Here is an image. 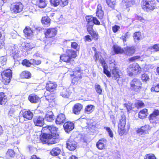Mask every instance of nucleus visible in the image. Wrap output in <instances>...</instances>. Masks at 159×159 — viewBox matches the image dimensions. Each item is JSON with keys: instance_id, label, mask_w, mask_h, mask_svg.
Wrapping results in <instances>:
<instances>
[{"instance_id": "nucleus-1", "label": "nucleus", "mask_w": 159, "mask_h": 159, "mask_svg": "<svg viewBox=\"0 0 159 159\" xmlns=\"http://www.w3.org/2000/svg\"><path fill=\"white\" fill-rule=\"evenodd\" d=\"M58 129L53 125L47 126L43 127L42 131L43 132L41 139L45 143L53 144L56 142V139L58 135L57 133Z\"/></svg>"}, {"instance_id": "nucleus-2", "label": "nucleus", "mask_w": 159, "mask_h": 159, "mask_svg": "<svg viewBox=\"0 0 159 159\" xmlns=\"http://www.w3.org/2000/svg\"><path fill=\"white\" fill-rule=\"evenodd\" d=\"M142 84L139 80L134 79L130 83V89L132 91L138 92L142 89Z\"/></svg>"}, {"instance_id": "nucleus-3", "label": "nucleus", "mask_w": 159, "mask_h": 159, "mask_svg": "<svg viewBox=\"0 0 159 159\" xmlns=\"http://www.w3.org/2000/svg\"><path fill=\"white\" fill-rule=\"evenodd\" d=\"M76 56V52L72 50H67L66 53L60 56V59L66 62H69L72 58Z\"/></svg>"}, {"instance_id": "nucleus-4", "label": "nucleus", "mask_w": 159, "mask_h": 159, "mask_svg": "<svg viewBox=\"0 0 159 159\" xmlns=\"http://www.w3.org/2000/svg\"><path fill=\"white\" fill-rule=\"evenodd\" d=\"M141 69L139 65L136 63L130 65L127 69L128 74L130 76H132L139 73H140Z\"/></svg>"}, {"instance_id": "nucleus-5", "label": "nucleus", "mask_w": 159, "mask_h": 159, "mask_svg": "<svg viewBox=\"0 0 159 159\" xmlns=\"http://www.w3.org/2000/svg\"><path fill=\"white\" fill-rule=\"evenodd\" d=\"M142 3V8L145 11H151L155 9V5L153 1L143 0Z\"/></svg>"}, {"instance_id": "nucleus-6", "label": "nucleus", "mask_w": 159, "mask_h": 159, "mask_svg": "<svg viewBox=\"0 0 159 159\" xmlns=\"http://www.w3.org/2000/svg\"><path fill=\"white\" fill-rule=\"evenodd\" d=\"M1 75L3 82L5 84H7L10 82L12 77L11 70L9 69H7L2 72Z\"/></svg>"}, {"instance_id": "nucleus-7", "label": "nucleus", "mask_w": 159, "mask_h": 159, "mask_svg": "<svg viewBox=\"0 0 159 159\" xmlns=\"http://www.w3.org/2000/svg\"><path fill=\"white\" fill-rule=\"evenodd\" d=\"M126 117L124 115H122L120 119L118 125V131L120 135H122L125 132V126L126 124Z\"/></svg>"}, {"instance_id": "nucleus-8", "label": "nucleus", "mask_w": 159, "mask_h": 159, "mask_svg": "<svg viewBox=\"0 0 159 159\" xmlns=\"http://www.w3.org/2000/svg\"><path fill=\"white\" fill-rule=\"evenodd\" d=\"M22 9L23 5L20 2H17L11 4V11L15 13L21 12Z\"/></svg>"}, {"instance_id": "nucleus-9", "label": "nucleus", "mask_w": 159, "mask_h": 159, "mask_svg": "<svg viewBox=\"0 0 159 159\" xmlns=\"http://www.w3.org/2000/svg\"><path fill=\"white\" fill-rule=\"evenodd\" d=\"M110 67L111 73V76L115 80L120 77V74L118 70L115 67V65L114 63L110 64Z\"/></svg>"}, {"instance_id": "nucleus-10", "label": "nucleus", "mask_w": 159, "mask_h": 159, "mask_svg": "<svg viewBox=\"0 0 159 159\" xmlns=\"http://www.w3.org/2000/svg\"><path fill=\"white\" fill-rule=\"evenodd\" d=\"M110 67L111 73V76L115 80L120 77V74L118 70L115 67V65L114 63L110 64Z\"/></svg>"}, {"instance_id": "nucleus-11", "label": "nucleus", "mask_w": 159, "mask_h": 159, "mask_svg": "<svg viewBox=\"0 0 159 159\" xmlns=\"http://www.w3.org/2000/svg\"><path fill=\"white\" fill-rule=\"evenodd\" d=\"M57 30L56 28H51L47 30L45 35L46 38H52L57 35Z\"/></svg>"}, {"instance_id": "nucleus-12", "label": "nucleus", "mask_w": 159, "mask_h": 159, "mask_svg": "<svg viewBox=\"0 0 159 159\" xmlns=\"http://www.w3.org/2000/svg\"><path fill=\"white\" fill-rule=\"evenodd\" d=\"M67 148L70 150H75L77 147V143L70 137L66 143Z\"/></svg>"}, {"instance_id": "nucleus-13", "label": "nucleus", "mask_w": 159, "mask_h": 159, "mask_svg": "<svg viewBox=\"0 0 159 159\" xmlns=\"http://www.w3.org/2000/svg\"><path fill=\"white\" fill-rule=\"evenodd\" d=\"M151 128V127L148 125H146L142 126L140 128L137 130V133L139 135H143L148 133V131Z\"/></svg>"}, {"instance_id": "nucleus-14", "label": "nucleus", "mask_w": 159, "mask_h": 159, "mask_svg": "<svg viewBox=\"0 0 159 159\" xmlns=\"http://www.w3.org/2000/svg\"><path fill=\"white\" fill-rule=\"evenodd\" d=\"M33 114L30 111H25L23 113V117H21L20 118V121L21 122L23 123V119L25 118L28 120H30L32 119Z\"/></svg>"}, {"instance_id": "nucleus-15", "label": "nucleus", "mask_w": 159, "mask_h": 159, "mask_svg": "<svg viewBox=\"0 0 159 159\" xmlns=\"http://www.w3.org/2000/svg\"><path fill=\"white\" fill-rule=\"evenodd\" d=\"M57 86V85L55 83L49 81L46 84V88L47 91L50 92H52L55 90Z\"/></svg>"}, {"instance_id": "nucleus-16", "label": "nucleus", "mask_w": 159, "mask_h": 159, "mask_svg": "<svg viewBox=\"0 0 159 159\" xmlns=\"http://www.w3.org/2000/svg\"><path fill=\"white\" fill-rule=\"evenodd\" d=\"M34 125L37 126H42L44 123V119L40 116H36L34 118Z\"/></svg>"}, {"instance_id": "nucleus-17", "label": "nucleus", "mask_w": 159, "mask_h": 159, "mask_svg": "<svg viewBox=\"0 0 159 159\" xmlns=\"http://www.w3.org/2000/svg\"><path fill=\"white\" fill-rule=\"evenodd\" d=\"M107 142V140L104 139L99 140L96 144V146L100 150L105 148Z\"/></svg>"}, {"instance_id": "nucleus-18", "label": "nucleus", "mask_w": 159, "mask_h": 159, "mask_svg": "<svg viewBox=\"0 0 159 159\" xmlns=\"http://www.w3.org/2000/svg\"><path fill=\"white\" fill-rule=\"evenodd\" d=\"M64 128L65 131L68 132L73 129L74 128L73 123L70 122H67L64 123Z\"/></svg>"}, {"instance_id": "nucleus-19", "label": "nucleus", "mask_w": 159, "mask_h": 159, "mask_svg": "<svg viewBox=\"0 0 159 159\" xmlns=\"http://www.w3.org/2000/svg\"><path fill=\"white\" fill-rule=\"evenodd\" d=\"M66 119L65 115L61 113L57 116L56 120V123L59 125L63 123L65 121Z\"/></svg>"}, {"instance_id": "nucleus-20", "label": "nucleus", "mask_w": 159, "mask_h": 159, "mask_svg": "<svg viewBox=\"0 0 159 159\" xmlns=\"http://www.w3.org/2000/svg\"><path fill=\"white\" fill-rule=\"evenodd\" d=\"M82 107V105L81 104H76L73 108V112L75 114H79Z\"/></svg>"}, {"instance_id": "nucleus-21", "label": "nucleus", "mask_w": 159, "mask_h": 159, "mask_svg": "<svg viewBox=\"0 0 159 159\" xmlns=\"http://www.w3.org/2000/svg\"><path fill=\"white\" fill-rule=\"evenodd\" d=\"M135 49L134 47H127L125 48L123 52L126 55L130 56L134 53Z\"/></svg>"}, {"instance_id": "nucleus-22", "label": "nucleus", "mask_w": 159, "mask_h": 159, "mask_svg": "<svg viewBox=\"0 0 159 159\" xmlns=\"http://www.w3.org/2000/svg\"><path fill=\"white\" fill-rule=\"evenodd\" d=\"M44 118L47 121L52 122L55 119V117L52 111H48L45 115Z\"/></svg>"}, {"instance_id": "nucleus-23", "label": "nucleus", "mask_w": 159, "mask_h": 159, "mask_svg": "<svg viewBox=\"0 0 159 159\" xmlns=\"http://www.w3.org/2000/svg\"><path fill=\"white\" fill-rule=\"evenodd\" d=\"M29 99L31 102L36 103L38 102L39 98L37 95L32 94L29 96Z\"/></svg>"}, {"instance_id": "nucleus-24", "label": "nucleus", "mask_w": 159, "mask_h": 159, "mask_svg": "<svg viewBox=\"0 0 159 159\" xmlns=\"http://www.w3.org/2000/svg\"><path fill=\"white\" fill-rule=\"evenodd\" d=\"M147 109H144L142 110L139 113V117L141 119H143L146 118L148 115Z\"/></svg>"}, {"instance_id": "nucleus-25", "label": "nucleus", "mask_w": 159, "mask_h": 159, "mask_svg": "<svg viewBox=\"0 0 159 159\" xmlns=\"http://www.w3.org/2000/svg\"><path fill=\"white\" fill-rule=\"evenodd\" d=\"M73 71L74 72V74L71 75V76H72V75H74L75 76H76V77H75L73 79H72V83L75 84L76 83L77 80H78V78L79 77L77 76H76V75L77 73H78L79 74L78 75H79L80 74V73L81 72V70L80 69H78L76 70H75Z\"/></svg>"}, {"instance_id": "nucleus-26", "label": "nucleus", "mask_w": 159, "mask_h": 159, "mask_svg": "<svg viewBox=\"0 0 159 159\" xmlns=\"http://www.w3.org/2000/svg\"><path fill=\"white\" fill-rule=\"evenodd\" d=\"M7 101V97L3 93H0V104H5Z\"/></svg>"}, {"instance_id": "nucleus-27", "label": "nucleus", "mask_w": 159, "mask_h": 159, "mask_svg": "<svg viewBox=\"0 0 159 159\" xmlns=\"http://www.w3.org/2000/svg\"><path fill=\"white\" fill-rule=\"evenodd\" d=\"M61 151V150L59 148H55L50 152V153L53 156H57L60 153Z\"/></svg>"}, {"instance_id": "nucleus-28", "label": "nucleus", "mask_w": 159, "mask_h": 159, "mask_svg": "<svg viewBox=\"0 0 159 159\" xmlns=\"http://www.w3.org/2000/svg\"><path fill=\"white\" fill-rule=\"evenodd\" d=\"M41 22L43 24L46 25L47 26H49L50 22V19L48 17H43L42 18Z\"/></svg>"}, {"instance_id": "nucleus-29", "label": "nucleus", "mask_w": 159, "mask_h": 159, "mask_svg": "<svg viewBox=\"0 0 159 159\" xmlns=\"http://www.w3.org/2000/svg\"><path fill=\"white\" fill-rule=\"evenodd\" d=\"M20 76L23 78H30L31 74L28 71H23L20 75Z\"/></svg>"}, {"instance_id": "nucleus-30", "label": "nucleus", "mask_w": 159, "mask_h": 159, "mask_svg": "<svg viewBox=\"0 0 159 159\" xmlns=\"http://www.w3.org/2000/svg\"><path fill=\"white\" fill-rule=\"evenodd\" d=\"M23 32L27 36H30L32 34V31L30 27H26L24 30Z\"/></svg>"}, {"instance_id": "nucleus-31", "label": "nucleus", "mask_w": 159, "mask_h": 159, "mask_svg": "<svg viewBox=\"0 0 159 159\" xmlns=\"http://www.w3.org/2000/svg\"><path fill=\"white\" fill-rule=\"evenodd\" d=\"M47 3L45 0H39L37 3L38 6L40 8H44L47 5Z\"/></svg>"}, {"instance_id": "nucleus-32", "label": "nucleus", "mask_w": 159, "mask_h": 159, "mask_svg": "<svg viewBox=\"0 0 159 159\" xmlns=\"http://www.w3.org/2000/svg\"><path fill=\"white\" fill-rule=\"evenodd\" d=\"M127 7H129L132 6L135 2V0H123Z\"/></svg>"}, {"instance_id": "nucleus-33", "label": "nucleus", "mask_w": 159, "mask_h": 159, "mask_svg": "<svg viewBox=\"0 0 159 159\" xmlns=\"http://www.w3.org/2000/svg\"><path fill=\"white\" fill-rule=\"evenodd\" d=\"M113 50L116 54L122 53L124 52V50L119 46L115 45L113 46Z\"/></svg>"}, {"instance_id": "nucleus-34", "label": "nucleus", "mask_w": 159, "mask_h": 159, "mask_svg": "<svg viewBox=\"0 0 159 159\" xmlns=\"http://www.w3.org/2000/svg\"><path fill=\"white\" fill-rule=\"evenodd\" d=\"M134 38L135 42H137L141 38V33L139 32H135L134 34Z\"/></svg>"}, {"instance_id": "nucleus-35", "label": "nucleus", "mask_w": 159, "mask_h": 159, "mask_svg": "<svg viewBox=\"0 0 159 159\" xmlns=\"http://www.w3.org/2000/svg\"><path fill=\"white\" fill-rule=\"evenodd\" d=\"M94 109V106L92 105H90L86 107L85 111L88 114H89L93 111Z\"/></svg>"}, {"instance_id": "nucleus-36", "label": "nucleus", "mask_w": 159, "mask_h": 159, "mask_svg": "<svg viewBox=\"0 0 159 159\" xmlns=\"http://www.w3.org/2000/svg\"><path fill=\"white\" fill-rule=\"evenodd\" d=\"M141 79L143 81L146 82L149 81L150 78L149 75L147 74L144 73L142 75Z\"/></svg>"}, {"instance_id": "nucleus-37", "label": "nucleus", "mask_w": 159, "mask_h": 159, "mask_svg": "<svg viewBox=\"0 0 159 159\" xmlns=\"http://www.w3.org/2000/svg\"><path fill=\"white\" fill-rule=\"evenodd\" d=\"M148 49L155 51H159V44H156L153 46H150L148 47Z\"/></svg>"}, {"instance_id": "nucleus-38", "label": "nucleus", "mask_w": 159, "mask_h": 159, "mask_svg": "<svg viewBox=\"0 0 159 159\" xmlns=\"http://www.w3.org/2000/svg\"><path fill=\"white\" fill-rule=\"evenodd\" d=\"M7 156L11 158H13L15 156V153L14 151L11 149H9L6 154Z\"/></svg>"}, {"instance_id": "nucleus-39", "label": "nucleus", "mask_w": 159, "mask_h": 159, "mask_svg": "<svg viewBox=\"0 0 159 159\" xmlns=\"http://www.w3.org/2000/svg\"><path fill=\"white\" fill-rule=\"evenodd\" d=\"M86 21L87 22V24H93V18L91 16H87L86 17Z\"/></svg>"}, {"instance_id": "nucleus-40", "label": "nucleus", "mask_w": 159, "mask_h": 159, "mask_svg": "<svg viewBox=\"0 0 159 159\" xmlns=\"http://www.w3.org/2000/svg\"><path fill=\"white\" fill-rule=\"evenodd\" d=\"M106 2L108 6L112 7L116 4L115 0H106Z\"/></svg>"}, {"instance_id": "nucleus-41", "label": "nucleus", "mask_w": 159, "mask_h": 159, "mask_svg": "<svg viewBox=\"0 0 159 159\" xmlns=\"http://www.w3.org/2000/svg\"><path fill=\"white\" fill-rule=\"evenodd\" d=\"M95 87L97 93L99 94H101L102 89L100 85L98 84H96L95 85Z\"/></svg>"}, {"instance_id": "nucleus-42", "label": "nucleus", "mask_w": 159, "mask_h": 159, "mask_svg": "<svg viewBox=\"0 0 159 159\" xmlns=\"http://www.w3.org/2000/svg\"><path fill=\"white\" fill-rule=\"evenodd\" d=\"M152 91H155L157 92H159V84L153 85L151 89Z\"/></svg>"}, {"instance_id": "nucleus-43", "label": "nucleus", "mask_w": 159, "mask_h": 159, "mask_svg": "<svg viewBox=\"0 0 159 159\" xmlns=\"http://www.w3.org/2000/svg\"><path fill=\"white\" fill-rule=\"evenodd\" d=\"M60 0H50L52 5L54 7H56L59 5H60Z\"/></svg>"}, {"instance_id": "nucleus-44", "label": "nucleus", "mask_w": 159, "mask_h": 159, "mask_svg": "<svg viewBox=\"0 0 159 159\" xmlns=\"http://www.w3.org/2000/svg\"><path fill=\"white\" fill-rule=\"evenodd\" d=\"M69 0H60V6L64 7L67 6L69 3Z\"/></svg>"}, {"instance_id": "nucleus-45", "label": "nucleus", "mask_w": 159, "mask_h": 159, "mask_svg": "<svg viewBox=\"0 0 159 159\" xmlns=\"http://www.w3.org/2000/svg\"><path fill=\"white\" fill-rule=\"evenodd\" d=\"M61 95L63 98H68L70 95L69 93H68L66 89H64L61 92Z\"/></svg>"}, {"instance_id": "nucleus-46", "label": "nucleus", "mask_w": 159, "mask_h": 159, "mask_svg": "<svg viewBox=\"0 0 159 159\" xmlns=\"http://www.w3.org/2000/svg\"><path fill=\"white\" fill-rule=\"evenodd\" d=\"M97 16L100 19L102 18L103 16V12L102 10L97 11Z\"/></svg>"}, {"instance_id": "nucleus-47", "label": "nucleus", "mask_w": 159, "mask_h": 159, "mask_svg": "<svg viewBox=\"0 0 159 159\" xmlns=\"http://www.w3.org/2000/svg\"><path fill=\"white\" fill-rule=\"evenodd\" d=\"M144 159H156L155 155L153 154H147L144 157Z\"/></svg>"}, {"instance_id": "nucleus-48", "label": "nucleus", "mask_w": 159, "mask_h": 159, "mask_svg": "<svg viewBox=\"0 0 159 159\" xmlns=\"http://www.w3.org/2000/svg\"><path fill=\"white\" fill-rule=\"evenodd\" d=\"M129 35L128 32L126 33L124 35H123L121 37L120 39H122L124 42H125L126 41V39H128L129 37Z\"/></svg>"}, {"instance_id": "nucleus-49", "label": "nucleus", "mask_w": 159, "mask_h": 159, "mask_svg": "<svg viewBox=\"0 0 159 159\" xmlns=\"http://www.w3.org/2000/svg\"><path fill=\"white\" fill-rule=\"evenodd\" d=\"M104 129L108 133L110 137L112 138L113 136V134L112 131L111 129L110 128L108 127H105Z\"/></svg>"}, {"instance_id": "nucleus-50", "label": "nucleus", "mask_w": 159, "mask_h": 159, "mask_svg": "<svg viewBox=\"0 0 159 159\" xmlns=\"http://www.w3.org/2000/svg\"><path fill=\"white\" fill-rule=\"evenodd\" d=\"M33 48V45L32 44L27 43L25 46V48L27 51Z\"/></svg>"}, {"instance_id": "nucleus-51", "label": "nucleus", "mask_w": 159, "mask_h": 159, "mask_svg": "<svg viewBox=\"0 0 159 159\" xmlns=\"http://www.w3.org/2000/svg\"><path fill=\"white\" fill-rule=\"evenodd\" d=\"M23 65H25L27 67H29L30 66V61L26 59L24 60L22 62Z\"/></svg>"}, {"instance_id": "nucleus-52", "label": "nucleus", "mask_w": 159, "mask_h": 159, "mask_svg": "<svg viewBox=\"0 0 159 159\" xmlns=\"http://www.w3.org/2000/svg\"><path fill=\"white\" fill-rule=\"evenodd\" d=\"M140 56H137L130 58L129 60L130 61H134L137 60H140Z\"/></svg>"}, {"instance_id": "nucleus-53", "label": "nucleus", "mask_w": 159, "mask_h": 159, "mask_svg": "<svg viewBox=\"0 0 159 159\" xmlns=\"http://www.w3.org/2000/svg\"><path fill=\"white\" fill-rule=\"evenodd\" d=\"M93 24H90L89 25L87 24V30L89 34L91 33V32H93Z\"/></svg>"}, {"instance_id": "nucleus-54", "label": "nucleus", "mask_w": 159, "mask_h": 159, "mask_svg": "<svg viewBox=\"0 0 159 159\" xmlns=\"http://www.w3.org/2000/svg\"><path fill=\"white\" fill-rule=\"evenodd\" d=\"M11 53L14 55H16L18 53V51L14 47H12L10 49Z\"/></svg>"}, {"instance_id": "nucleus-55", "label": "nucleus", "mask_w": 159, "mask_h": 159, "mask_svg": "<svg viewBox=\"0 0 159 159\" xmlns=\"http://www.w3.org/2000/svg\"><path fill=\"white\" fill-rule=\"evenodd\" d=\"M45 96L46 99L49 102H52V101L54 99V98H53V97L52 96V94H51L50 95L47 96Z\"/></svg>"}, {"instance_id": "nucleus-56", "label": "nucleus", "mask_w": 159, "mask_h": 159, "mask_svg": "<svg viewBox=\"0 0 159 159\" xmlns=\"http://www.w3.org/2000/svg\"><path fill=\"white\" fill-rule=\"evenodd\" d=\"M95 40L98 39V34L96 32L93 31L89 34Z\"/></svg>"}, {"instance_id": "nucleus-57", "label": "nucleus", "mask_w": 159, "mask_h": 159, "mask_svg": "<svg viewBox=\"0 0 159 159\" xmlns=\"http://www.w3.org/2000/svg\"><path fill=\"white\" fill-rule=\"evenodd\" d=\"M136 18L137 20H139L143 23H146L147 21L146 19L139 16H137L136 17Z\"/></svg>"}, {"instance_id": "nucleus-58", "label": "nucleus", "mask_w": 159, "mask_h": 159, "mask_svg": "<svg viewBox=\"0 0 159 159\" xmlns=\"http://www.w3.org/2000/svg\"><path fill=\"white\" fill-rule=\"evenodd\" d=\"M120 29V27L119 26L115 25L112 27V29L114 33H116Z\"/></svg>"}, {"instance_id": "nucleus-59", "label": "nucleus", "mask_w": 159, "mask_h": 159, "mask_svg": "<svg viewBox=\"0 0 159 159\" xmlns=\"http://www.w3.org/2000/svg\"><path fill=\"white\" fill-rule=\"evenodd\" d=\"M104 73L106 74L108 77H110L111 76L110 72L106 70L105 68H104Z\"/></svg>"}, {"instance_id": "nucleus-60", "label": "nucleus", "mask_w": 159, "mask_h": 159, "mask_svg": "<svg viewBox=\"0 0 159 159\" xmlns=\"http://www.w3.org/2000/svg\"><path fill=\"white\" fill-rule=\"evenodd\" d=\"M93 24H94L97 25H99L100 24V22L97 19L96 17H93Z\"/></svg>"}, {"instance_id": "nucleus-61", "label": "nucleus", "mask_w": 159, "mask_h": 159, "mask_svg": "<svg viewBox=\"0 0 159 159\" xmlns=\"http://www.w3.org/2000/svg\"><path fill=\"white\" fill-rule=\"evenodd\" d=\"M78 46V44L76 42H74L71 43V47L72 48L76 49L77 48Z\"/></svg>"}, {"instance_id": "nucleus-62", "label": "nucleus", "mask_w": 159, "mask_h": 159, "mask_svg": "<svg viewBox=\"0 0 159 159\" xmlns=\"http://www.w3.org/2000/svg\"><path fill=\"white\" fill-rule=\"evenodd\" d=\"M14 111L13 108H11L9 111V115L11 116H13L14 115Z\"/></svg>"}, {"instance_id": "nucleus-63", "label": "nucleus", "mask_w": 159, "mask_h": 159, "mask_svg": "<svg viewBox=\"0 0 159 159\" xmlns=\"http://www.w3.org/2000/svg\"><path fill=\"white\" fill-rule=\"evenodd\" d=\"M137 104L140 107H143L144 105V104L142 101H139L137 102Z\"/></svg>"}, {"instance_id": "nucleus-64", "label": "nucleus", "mask_w": 159, "mask_h": 159, "mask_svg": "<svg viewBox=\"0 0 159 159\" xmlns=\"http://www.w3.org/2000/svg\"><path fill=\"white\" fill-rule=\"evenodd\" d=\"M156 116L155 115H153V113H152L151 114L150 117H149V119L150 120H153L155 119L156 117Z\"/></svg>"}]
</instances>
